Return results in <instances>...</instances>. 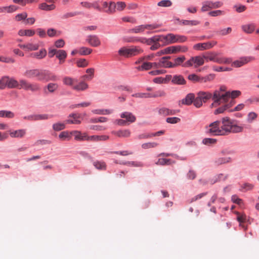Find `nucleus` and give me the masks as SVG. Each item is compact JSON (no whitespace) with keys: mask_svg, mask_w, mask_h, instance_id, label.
Here are the masks:
<instances>
[{"mask_svg":"<svg viewBox=\"0 0 259 259\" xmlns=\"http://www.w3.org/2000/svg\"><path fill=\"white\" fill-rule=\"evenodd\" d=\"M86 41L92 47H98L101 45V40L96 35H89L87 36Z\"/></svg>","mask_w":259,"mask_h":259,"instance_id":"14","label":"nucleus"},{"mask_svg":"<svg viewBox=\"0 0 259 259\" xmlns=\"http://www.w3.org/2000/svg\"><path fill=\"white\" fill-rule=\"evenodd\" d=\"M94 71L95 70L94 68H91L87 69L86 70V72L88 73L89 75H84L82 76V78L88 80H91L94 76Z\"/></svg>","mask_w":259,"mask_h":259,"instance_id":"45","label":"nucleus"},{"mask_svg":"<svg viewBox=\"0 0 259 259\" xmlns=\"http://www.w3.org/2000/svg\"><path fill=\"white\" fill-rule=\"evenodd\" d=\"M151 63L148 62H144L142 64L138 67V69L140 71L148 70L151 69Z\"/></svg>","mask_w":259,"mask_h":259,"instance_id":"47","label":"nucleus"},{"mask_svg":"<svg viewBox=\"0 0 259 259\" xmlns=\"http://www.w3.org/2000/svg\"><path fill=\"white\" fill-rule=\"evenodd\" d=\"M120 117L124 119L128 124L134 122L136 120V116L131 112H124L120 114Z\"/></svg>","mask_w":259,"mask_h":259,"instance_id":"16","label":"nucleus"},{"mask_svg":"<svg viewBox=\"0 0 259 259\" xmlns=\"http://www.w3.org/2000/svg\"><path fill=\"white\" fill-rule=\"evenodd\" d=\"M224 14V12L221 10H215L210 11L208 13V15L211 17H217Z\"/></svg>","mask_w":259,"mask_h":259,"instance_id":"62","label":"nucleus"},{"mask_svg":"<svg viewBox=\"0 0 259 259\" xmlns=\"http://www.w3.org/2000/svg\"><path fill=\"white\" fill-rule=\"evenodd\" d=\"M170 59V57H164L162 58L159 61V66L160 67L172 68L171 62L168 60Z\"/></svg>","mask_w":259,"mask_h":259,"instance_id":"23","label":"nucleus"},{"mask_svg":"<svg viewBox=\"0 0 259 259\" xmlns=\"http://www.w3.org/2000/svg\"><path fill=\"white\" fill-rule=\"evenodd\" d=\"M163 36H164L162 35H156L148 39L144 37H133L129 38L126 41L128 42L140 41L144 44L146 43L151 45L150 47L151 50H155L158 49L160 46L158 42L164 40L163 38Z\"/></svg>","mask_w":259,"mask_h":259,"instance_id":"3","label":"nucleus"},{"mask_svg":"<svg viewBox=\"0 0 259 259\" xmlns=\"http://www.w3.org/2000/svg\"><path fill=\"white\" fill-rule=\"evenodd\" d=\"M233 9L238 13H241L245 11L246 7L244 5H236L233 7Z\"/></svg>","mask_w":259,"mask_h":259,"instance_id":"63","label":"nucleus"},{"mask_svg":"<svg viewBox=\"0 0 259 259\" xmlns=\"http://www.w3.org/2000/svg\"><path fill=\"white\" fill-rule=\"evenodd\" d=\"M0 117L12 118L14 117V113L10 111L2 110L0 111Z\"/></svg>","mask_w":259,"mask_h":259,"instance_id":"50","label":"nucleus"},{"mask_svg":"<svg viewBox=\"0 0 259 259\" xmlns=\"http://www.w3.org/2000/svg\"><path fill=\"white\" fill-rule=\"evenodd\" d=\"M158 145V144L155 142H148L144 143L142 145V147L143 149H149L152 148L156 147Z\"/></svg>","mask_w":259,"mask_h":259,"instance_id":"56","label":"nucleus"},{"mask_svg":"<svg viewBox=\"0 0 259 259\" xmlns=\"http://www.w3.org/2000/svg\"><path fill=\"white\" fill-rule=\"evenodd\" d=\"M204 60L207 62L210 61L217 63L219 57L218 54L215 52H207L203 55Z\"/></svg>","mask_w":259,"mask_h":259,"instance_id":"20","label":"nucleus"},{"mask_svg":"<svg viewBox=\"0 0 259 259\" xmlns=\"http://www.w3.org/2000/svg\"><path fill=\"white\" fill-rule=\"evenodd\" d=\"M253 60H254V58L252 57H242L240 58L238 60L232 62L231 66L236 68L240 67Z\"/></svg>","mask_w":259,"mask_h":259,"instance_id":"13","label":"nucleus"},{"mask_svg":"<svg viewBox=\"0 0 259 259\" xmlns=\"http://www.w3.org/2000/svg\"><path fill=\"white\" fill-rule=\"evenodd\" d=\"M228 178V175H224L222 174H220L216 176H215L212 179H211L210 181L211 184H213L218 181H225Z\"/></svg>","mask_w":259,"mask_h":259,"instance_id":"36","label":"nucleus"},{"mask_svg":"<svg viewBox=\"0 0 259 259\" xmlns=\"http://www.w3.org/2000/svg\"><path fill=\"white\" fill-rule=\"evenodd\" d=\"M194 97L195 96L193 94H189L186 96L185 99L182 100V103L183 104L190 105L193 103Z\"/></svg>","mask_w":259,"mask_h":259,"instance_id":"33","label":"nucleus"},{"mask_svg":"<svg viewBox=\"0 0 259 259\" xmlns=\"http://www.w3.org/2000/svg\"><path fill=\"white\" fill-rule=\"evenodd\" d=\"M232 31V28L231 27H228L226 28L222 29L218 31V34L220 35H226L230 34Z\"/></svg>","mask_w":259,"mask_h":259,"instance_id":"60","label":"nucleus"},{"mask_svg":"<svg viewBox=\"0 0 259 259\" xmlns=\"http://www.w3.org/2000/svg\"><path fill=\"white\" fill-rule=\"evenodd\" d=\"M186 60V58L184 56H182L181 57L175 58L174 60V62H171V67L175 68L180 65H182L184 64L183 63Z\"/></svg>","mask_w":259,"mask_h":259,"instance_id":"29","label":"nucleus"},{"mask_svg":"<svg viewBox=\"0 0 259 259\" xmlns=\"http://www.w3.org/2000/svg\"><path fill=\"white\" fill-rule=\"evenodd\" d=\"M188 50V48L186 46H171L165 49L166 54L185 53Z\"/></svg>","mask_w":259,"mask_h":259,"instance_id":"12","label":"nucleus"},{"mask_svg":"<svg viewBox=\"0 0 259 259\" xmlns=\"http://www.w3.org/2000/svg\"><path fill=\"white\" fill-rule=\"evenodd\" d=\"M94 166L98 169L105 170L106 169V164L103 161H96L93 163Z\"/></svg>","mask_w":259,"mask_h":259,"instance_id":"42","label":"nucleus"},{"mask_svg":"<svg viewBox=\"0 0 259 259\" xmlns=\"http://www.w3.org/2000/svg\"><path fill=\"white\" fill-rule=\"evenodd\" d=\"M232 62V59L230 58L219 57L217 63L219 64H229Z\"/></svg>","mask_w":259,"mask_h":259,"instance_id":"52","label":"nucleus"},{"mask_svg":"<svg viewBox=\"0 0 259 259\" xmlns=\"http://www.w3.org/2000/svg\"><path fill=\"white\" fill-rule=\"evenodd\" d=\"M24 76L28 78L36 77L38 81H56L57 76L48 70L28 69L24 73Z\"/></svg>","mask_w":259,"mask_h":259,"instance_id":"2","label":"nucleus"},{"mask_svg":"<svg viewBox=\"0 0 259 259\" xmlns=\"http://www.w3.org/2000/svg\"><path fill=\"white\" fill-rule=\"evenodd\" d=\"M18 46L27 51H32L38 50L39 48V45L37 44L27 43L26 44H19Z\"/></svg>","mask_w":259,"mask_h":259,"instance_id":"18","label":"nucleus"},{"mask_svg":"<svg viewBox=\"0 0 259 259\" xmlns=\"http://www.w3.org/2000/svg\"><path fill=\"white\" fill-rule=\"evenodd\" d=\"M52 117V115H50L47 114H34V121L47 120Z\"/></svg>","mask_w":259,"mask_h":259,"instance_id":"41","label":"nucleus"},{"mask_svg":"<svg viewBox=\"0 0 259 259\" xmlns=\"http://www.w3.org/2000/svg\"><path fill=\"white\" fill-rule=\"evenodd\" d=\"M202 143L206 145H212L217 143V140L213 138H205L203 140Z\"/></svg>","mask_w":259,"mask_h":259,"instance_id":"54","label":"nucleus"},{"mask_svg":"<svg viewBox=\"0 0 259 259\" xmlns=\"http://www.w3.org/2000/svg\"><path fill=\"white\" fill-rule=\"evenodd\" d=\"M116 10V3L110 2L109 3V8L106 10V13H113Z\"/></svg>","mask_w":259,"mask_h":259,"instance_id":"57","label":"nucleus"},{"mask_svg":"<svg viewBox=\"0 0 259 259\" xmlns=\"http://www.w3.org/2000/svg\"><path fill=\"white\" fill-rule=\"evenodd\" d=\"M92 112L96 114L106 115L112 113V111L109 109H95Z\"/></svg>","mask_w":259,"mask_h":259,"instance_id":"48","label":"nucleus"},{"mask_svg":"<svg viewBox=\"0 0 259 259\" xmlns=\"http://www.w3.org/2000/svg\"><path fill=\"white\" fill-rule=\"evenodd\" d=\"M47 55V51L45 49H41L38 52L32 53L31 56L37 59H41L44 58Z\"/></svg>","mask_w":259,"mask_h":259,"instance_id":"32","label":"nucleus"},{"mask_svg":"<svg viewBox=\"0 0 259 259\" xmlns=\"http://www.w3.org/2000/svg\"><path fill=\"white\" fill-rule=\"evenodd\" d=\"M145 31L144 25H139L135 27L128 30L129 33H141Z\"/></svg>","mask_w":259,"mask_h":259,"instance_id":"44","label":"nucleus"},{"mask_svg":"<svg viewBox=\"0 0 259 259\" xmlns=\"http://www.w3.org/2000/svg\"><path fill=\"white\" fill-rule=\"evenodd\" d=\"M188 79L192 81L193 82H202V80H201V78H200L198 75L195 74H192L188 76Z\"/></svg>","mask_w":259,"mask_h":259,"instance_id":"58","label":"nucleus"},{"mask_svg":"<svg viewBox=\"0 0 259 259\" xmlns=\"http://www.w3.org/2000/svg\"><path fill=\"white\" fill-rule=\"evenodd\" d=\"M116 10L121 11L126 7V5L123 2H118L116 3Z\"/></svg>","mask_w":259,"mask_h":259,"instance_id":"64","label":"nucleus"},{"mask_svg":"<svg viewBox=\"0 0 259 259\" xmlns=\"http://www.w3.org/2000/svg\"><path fill=\"white\" fill-rule=\"evenodd\" d=\"M59 138L62 141L70 140L71 138V132L68 131L62 132L59 135Z\"/></svg>","mask_w":259,"mask_h":259,"instance_id":"38","label":"nucleus"},{"mask_svg":"<svg viewBox=\"0 0 259 259\" xmlns=\"http://www.w3.org/2000/svg\"><path fill=\"white\" fill-rule=\"evenodd\" d=\"M67 57L66 52L63 50H59L56 57L59 59V63H63Z\"/></svg>","mask_w":259,"mask_h":259,"instance_id":"35","label":"nucleus"},{"mask_svg":"<svg viewBox=\"0 0 259 259\" xmlns=\"http://www.w3.org/2000/svg\"><path fill=\"white\" fill-rule=\"evenodd\" d=\"M18 81L13 77L7 76V87L9 89L17 88L18 87Z\"/></svg>","mask_w":259,"mask_h":259,"instance_id":"25","label":"nucleus"},{"mask_svg":"<svg viewBox=\"0 0 259 259\" xmlns=\"http://www.w3.org/2000/svg\"><path fill=\"white\" fill-rule=\"evenodd\" d=\"M9 134L11 138H22L26 134V130L20 129L15 131H10Z\"/></svg>","mask_w":259,"mask_h":259,"instance_id":"19","label":"nucleus"},{"mask_svg":"<svg viewBox=\"0 0 259 259\" xmlns=\"http://www.w3.org/2000/svg\"><path fill=\"white\" fill-rule=\"evenodd\" d=\"M175 163V161H172L170 159L165 158H159L158 161L156 162L157 165H168Z\"/></svg>","mask_w":259,"mask_h":259,"instance_id":"34","label":"nucleus"},{"mask_svg":"<svg viewBox=\"0 0 259 259\" xmlns=\"http://www.w3.org/2000/svg\"><path fill=\"white\" fill-rule=\"evenodd\" d=\"M179 112V110H170L166 108H162L160 109L159 110V113L160 114L165 116L169 115H175Z\"/></svg>","mask_w":259,"mask_h":259,"instance_id":"27","label":"nucleus"},{"mask_svg":"<svg viewBox=\"0 0 259 259\" xmlns=\"http://www.w3.org/2000/svg\"><path fill=\"white\" fill-rule=\"evenodd\" d=\"M230 95L229 92H225L222 89L214 92L212 97L213 102L211 104L210 107L212 108L222 104H224L223 106L215 110L214 111L215 115L223 113L225 110L230 108L234 105L235 100L231 99Z\"/></svg>","mask_w":259,"mask_h":259,"instance_id":"1","label":"nucleus"},{"mask_svg":"<svg viewBox=\"0 0 259 259\" xmlns=\"http://www.w3.org/2000/svg\"><path fill=\"white\" fill-rule=\"evenodd\" d=\"M18 82V89H23L25 91H30L32 92H37L40 90L39 84L36 83H30L24 79L19 80Z\"/></svg>","mask_w":259,"mask_h":259,"instance_id":"7","label":"nucleus"},{"mask_svg":"<svg viewBox=\"0 0 259 259\" xmlns=\"http://www.w3.org/2000/svg\"><path fill=\"white\" fill-rule=\"evenodd\" d=\"M39 8L42 10L51 11L55 9V6L54 5H48L46 3H42L39 5Z\"/></svg>","mask_w":259,"mask_h":259,"instance_id":"46","label":"nucleus"},{"mask_svg":"<svg viewBox=\"0 0 259 259\" xmlns=\"http://www.w3.org/2000/svg\"><path fill=\"white\" fill-rule=\"evenodd\" d=\"M172 82L178 84H185L186 82L183 76L181 75H176L174 76L172 79Z\"/></svg>","mask_w":259,"mask_h":259,"instance_id":"31","label":"nucleus"},{"mask_svg":"<svg viewBox=\"0 0 259 259\" xmlns=\"http://www.w3.org/2000/svg\"><path fill=\"white\" fill-rule=\"evenodd\" d=\"M213 9L214 8L213 6V2L210 1H207L202 3L201 11L204 12Z\"/></svg>","mask_w":259,"mask_h":259,"instance_id":"26","label":"nucleus"},{"mask_svg":"<svg viewBox=\"0 0 259 259\" xmlns=\"http://www.w3.org/2000/svg\"><path fill=\"white\" fill-rule=\"evenodd\" d=\"M112 134L120 138H127L131 136V132L128 130L113 131Z\"/></svg>","mask_w":259,"mask_h":259,"instance_id":"22","label":"nucleus"},{"mask_svg":"<svg viewBox=\"0 0 259 259\" xmlns=\"http://www.w3.org/2000/svg\"><path fill=\"white\" fill-rule=\"evenodd\" d=\"M163 38L167 44L182 43L187 41V37L184 35H175L169 33L164 36Z\"/></svg>","mask_w":259,"mask_h":259,"instance_id":"9","label":"nucleus"},{"mask_svg":"<svg viewBox=\"0 0 259 259\" xmlns=\"http://www.w3.org/2000/svg\"><path fill=\"white\" fill-rule=\"evenodd\" d=\"M204 63V59L203 56L202 57L198 56L191 57L189 60L186 61L183 65L184 67H189L193 65L195 67L202 65Z\"/></svg>","mask_w":259,"mask_h":259,"instance_id":"10","label":"nucleus"},{"mask_svg":"<svg viewBox=\"0 0 259 259\" xmlns=\"http://www.w3.org/2000/svg\"><path fill=\"white\" fill-rule=\"evenodd\" d=\"M205 130L206 134L211 136H222L220 120H216L205 126Z\"/></svg>","mask_w":259,"mask_h":259,"instance_id":"6","label":"nucleus"},{"mask_svg":"<svg viewBox=\"0 0 259 259\" xmlns=\"http://www.w3.org/2000/svg\"><path fill=\"white\" fill-rule=\"evenodd\" d=\"M222 136H227L230 134L233 120L229 117H224L220 120Z\"/></svg>","mask_w":259,"mask_h":259,"instance_id":"8","label":"nucleus"},{"mask_svg":"<svg viewBox=\"0 0 259 259\" xmlns=\"http://www.w3.org/2000/svg\"><path fill=\"white\" fill-rule=\"evenodd\" d=\"M198 95L200 98L202 102L205 103L210 98L212 99L213 95L208 92L200 91L198 93Z\"/></svg>","mask_w":259,"mask_h":259,"instance_id":"21","label":"nucleus"},{"mask_svg":"<svg viewBox=\"0 0 259 259\" xmlns=\"http://www.w3.org/2000/svg\"><path fill=\"white\" fill-rule=\"evenodd\" d=\"M71 136H73L74 137V139L77 141H84L86 139V133H83V134L80 131H73L71 132Z\"/></svg>","mask_w":259,"mask_h":259,"instance_id":"24","label":"nucleus"},{"mask_svg":"<svg viewBox=\"0 0 259 259\" xmlns=\"http://www.w3.org/2000/svg\"><path fill=\"white\" fill-rule=\"evenodd\" d=\"M116 163H118L117 162H115ZM120 164L127 165L133 166L140 167L143 166V164L141 162H134V161H125V162H119Z\"/></svg>","mask_w":259,"mask_h":259,"instance_id":"43","label":"nucleus"},{"mask_svg":"<svg viewBox=\"0 0 259 259\" xmlns=\"http://www.w3.org/2000/svg\"><path fill=\"white\" fill-rule=\"evenodd\" d=\"M52 127L55 131H60L65 128V124L62 122H57L53 124Z\"/></svg>","mask_w":259,"mask_h":259,"instance_id":"49","label":"nucleus"},{"mask_svg":"<svg viewBox=\"0 0 259 259\" xmlns=\"http://www.w3.org/2000/svg\"><path fill=\"white\" fill-rule=\"evenodd\" d=\"M243 130V126L237 125L233 120L232 126L230 131V133H238L242 132Z\"/></svg>","mask_w":259,"mask_h":259,"instance_id":"40","label":"nucleus"},{"mask_svg":"<svg viewBox=\"0 0 259 259\" xmlns=\"http://www.w3.org/2000/svg\"><path fill=\"white\" fill-rule=\"evenodd\" d=\"M193 104L194 105L196 108H200L203 105V102L202 100H201L200 98H199V96L197 95V97L196 98H194L193 100Z\"/></svg>","mask_w":259,"mask_h":259,"instance_id":"55","label":"nucleus"},{"mask_svg":"<svg viewBox=\"0 0 259 259\" xmlns=\"http://www.w3.org/2000/svg\"><path fill=\"white\" fill-rule=\"evenodd\" d=\"M142 50L137 46H133L130 48L122 47L118 51L119 55L129 58L137 56L142 53Z\"/></svg>","mask_w":259,"mask_h":259,"instance_id":"5","label":"nucleus"},{"mask_svg":"<svg viewBox=\"0 0 259 259\" xmlns=\"http://www.w3.org/2000/svg\"><path fill=\"white\" fill-rule=\"evenodd\" d=\"M69 119L65 121L66 123L70 124H80L81 121L79 120L80 114L76 113H72L69 115Z\"/></svg>","mask_w":259,"mask_h":259,"instance_id":"17","label":"nucleus"},{"mask_svg":"<svg viewBox=\"0 0 259 259\" xmlns=\"http://www.w3.org/2000/svg\"><path fill=\"white\" fill-rule=\"evenodd\" d=\"M217 42L214 40L208 41L203 43H198L194 45L193 48L195 50L197 51H203L206 50H209L213 48L216 45Z\"/></svg>","mask_w":259,"mask_h":259,"instance_id":"11","label":"nucleus"},{"mask_svg":"<svg viewBox=\"0 0 259 259\" xmlns=\"http://www.w3.org/2000/svg\"><path fill=\"white\" fill-rule=\"evenodd\" d=\"M255 26L253 23L246 24L241 26L242 30L247 33H251L255 29Z\"/></svg>","mask_w":259,"mask_h":259,"instance_id":"28","label":"nucleus"},{"mask_svg":"<svg viewBox=\"0 0 259 259\" xmlns=\"http://www.w3.org/2000/svg\"><path fill=\"white\" fill-rule=\"evenodd\" d=\"M92 51H93L92 49H91L90 48L85 47H82L79 49V50L78 51V53L81 55H88L90 54L92 52Z\"/></svg>","mask_w":259,"mask_h":259,"instance_id":"51","label":"nucleus"},{"mask_svg":"<svg viewBox=\"0 0 259 259\" xmlns=\"http://www.w3.org/2000/svg\"><path fill=\"white\" fill-rule=\"evenodd\" d=\"M80 5L82 7L86 8L87 9H91L92 8H93L96 9L98 10H101V9L100 8V7L98 6L97 3H91L87 2H83L80 3Z\"/></svg>","mask_w":259,"mask_h":259,"instance_id":"39","label":"nucleus"},{"mask_svg":"<svg viewBox=\"0 0 259 259\" xmlns=\"http://www.w3.org/2000/svg\"><path fill=\"white\" fill-rule=\"evenodd\" d=\"M7 87V76L3 77L0 79V89L3 90Z\"/></svg>","mask_w":259,"mask_h":259,"instance_id":"61","label":"nucleus"},{"mask_svg":"<svg viewBox=\"0 0 259 259\" xmlns=\"http://www.w3.org/2000/svg\"><path fill=\"white\" fill-rule=\"evenodd\" d=\"M231 161V158L230 157H219L214 161V164L217 166L227 163Z\"/></svg>","mask_w":259,"mask_h":259,"instance_id":"30","label":"nucleus"},{"mask_svg":"<svg viewBox=\"0 0 259 259\" xmlns=\"http://www.w3.org/2000/svg\"><path fill=\"white\" fill-rule=\"evenodd\" d=\"M59 88L58 83L56 82H50L44 88V91L45 94H54Z\"/></svg>","mask_w":259,"mask_h":259,"instance_id":"15","label":"nucleus"},{"mask_svg":"<svg viewBox=\"0 0 259 259\" xmlns=\"http://www.w3.org/2000/svg\"><path fill=\"white\" fill-rule=\"evenodd\" d=\"M18 35L20 36H33L35 34V31L31 29H20L18 31Z\"/></svg>","mask_w":259,"mask_h":259,"instance_id":"37","label":"nucleus"},{"mask_svg":"<svg viewBox=\"0 0 259 259\" xmlns=\"http://www.w3.org/2000/svg\"><path fill=\"white\" fill-rule=\"evenodd\" d=\"M182 23L184 25L194 26L199 24V22L197 20H182Z\"/></svg>","mask_w":259,"mask_h":259,"instance_id":"53","label":"nucleus"},{"mask_svg":"<svg viewBox=\"0 0 259 259\" xmlns=\"http://www.w3.org/2000/svg\"><path fill=\"white\" fill-rule=\"evenodd\" d=\"M132 96L138 98H148L150 97L149 93H138L132 95Z\"/></svg>","mask_w":259,"mask_h":259,"instance_id":"59","label":"nucleus"},{"mask_svg":"<svg viewBox=\"0 0 259 259\" xmlns=\"http://www.w3.org/2000/svg\"><path fill=\"white\" fill-rule=\"evenodd\" d=\"M62 81L64 85L70 87L72 90L78 92L84 91L89 88V85L84 81L77 83L76 79L69 76L64 77Z\"/></svg>","mask_w":259,"mask_h":259,"instance_id":"4","label":"nucleus"}]
</instances>
